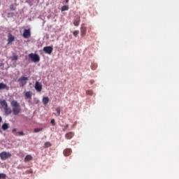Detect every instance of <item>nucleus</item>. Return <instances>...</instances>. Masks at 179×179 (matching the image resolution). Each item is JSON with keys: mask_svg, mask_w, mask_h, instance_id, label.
I'll return each mask as SVG.
<instances>
[{"mask_svg": "<svg viewBox=\"0 0 179 179\" xmlns=\"http://www.w3.org/2000/svg\"><path fill=\"white\" fill-rule=\"evenodd\" d=\"M69 10V6H63L62 7V12H65V10Z\"/></svg>", "mask_w": 179, "mask_h": 179, "instance_id": "21", "label": "nucleus"}, {"mask_svg": "<svg viewBox=\"0 0 179 179\" xmlns=\"http://www.w3.org/2000/svg\"><path fill=\"white\" fill-rule=\"evenodd\" d=\"M22 36L24 38H29V37L31 36L30 29H24Z\"/></svg>", "mask_w": 179, "mask_h": 179, "instance_id": "13", "label": "nucleus"}, {"mask_svg": "<svg viewBox=\"0 0 179 179\" xmlns=\"http://www.w3.org/2000/svg\"><path fill=\"white\" fill-rule=\"evenodd\" d=\"M72 153V150L70 148H66V150H64V156H69Z\"/></svg>", "mask_w": 179, "mask_h": 179, "instance_id": "17", "label": "nucleus"}, {"mask_svg": "<svg viewBox=\"0 0 179 179\" xmlns=\"http://www.w3.org/2000/svg\"><path fill=\"white\" fill-rule=\"evenodd\" d=\"M33 96V92H31V91H28L27 92H25L24 94V97L25 99L27 100L29 99V100H31V97Z\"/></svg>", "mask_w": 179, "mask_h": 179, "instance_id": "12", "label": "nucleus"}, {"mask_svg": "<svg viewBox=\"0 0 179 179\" xmlns=\"http://www.w3.org/2000/svg\"><path fill=\"white\" fill-rule=\"evenodd\" d=\"M29 58H31L32 62H40V56L37 54L31 53L29 55Z\"/></svg>", "mask_w": 179, "mask_h": 179, "instance_id": "4", "label": "nucleus"}, {"mask_svg": "<svg viewBox=\"0 0 179 179\" xmlns=\"http://www.w3.org/2000/svg\"><path fill=\"white\" fill-rule=\"evenodd\" d=\"M0 106L3 108L6 115H10V114H12V109L8 107V102H6V100L1 101Z\"/></svg>", "mask_w": 179, "mask_h": 179, "instance_id": "2", "label": "nucleus"}, {"mask_svg": "<svg viewBox=\"0 0 179 179\" xmlns=\"http://www.w3.org/2000/svg\"><path fill=\"white\" fill-rule=\"evenodd\" d=\"M10 106L13 107V115H19V114H20V112L22 111V108H20V104L17 103V101L13 100L10 102Z\"/></svg>", "mask_w": 179, "mask_h": 179, "instance_id": "1", "label": "nucleus"}, {"mask_svg": "<svg viewBox=\"0 0 179 179\" xmlns=\"http://www.w3.org/2000/svg\"><path fill=\"white\" fill-rule=\"evenodd\" d=\"M35 90L36 92H41L43 90V85L38 81L35 83Z\"/></svg>", "mask_w": 179, "mask_h": 179, "instance_id": "9", "label": "nucleus"}, {"mask_svg": "<svg viewBox=\"0 0 179 179\" xmlns=\"http://www.w3.org/2000/svg\"><path fill=\"white\" fill-rule=\"evenodd\" d=\"M29 80L28 77L21 76L18 80L17 82H20L21 87H24L26 85H27V81Z\"/></svg>", "mask_w": 179, "mask_h": 179, "instance_id": "3", "label": "nucleus"}, {"mask_svg": "<svg viewBox=\"0 0 179 179\" xmlns=\"http://www.w3.org/2000/svg\"><path fill=\"white\" fill-rule=\"evenodd\" d=\"M55 110L57 112V115H61V107H57Z\"/></svg>", "mask_w": 179, "mask_h": 179, "instance_id": "22", "label": "nucleus"}, {"mask_svg": "<svg viewBox=\"0 0 179 179\" xmlns=\"http://www.w3.org/2000/svg\"><path fill=\"white\" fill-rule=\"evenodd\" d=\"M1 128H2L3 131H6V129H8L9 128V124L8 123H4V124H3Z\"/></svg>", "mask_w": 179, "mask_h": 179, "instance_id": "19", "label": "nucleus"}, {"mask_svg": "<svg viewBox=\"0 0 179 179\" xmlns=\"http://www.w3.org/2000/svg\"><path fill=\"white\" fill-rule=\"evenodd\" d=\"M73 136H75V133L70 131L65 134L66 139H72Z\"/></svg>", "mask_w": 179, "mask_h": 179, "instance_id": "14", "label": "nucleus"}, {"mask_svg": "<svg viewBox=\"0 0 179 179\" xmlns=\"http://www.w3.org/2000/svg\"><path fill=\"white\" fill-rule=\"evenodd\" d=\"M15 41V36L12 34H8V44H12Z\"/></svg>", "mask_w": 179, "mask_h": 179, "instance_id": "11", "label": "nucleus"}, {"mask_svg": "<svg viewBox=\"0 0 179 179\" xmlns=\"http://www.w3.org/2000/svg\"><path fill=\"white\" fill-rule=\"evenodd\" d=\"M53 50L54 48L52 46H45L43 48L44 52H45V54H49V55H51Z\"/></svg>", "mask_w": 179, "mask_h": 179, "instance_id": "7", "label": "nucleus"}, {"mask_svg": "<svg viewBox=\"0 0 179 179\" xmlns=\"http://www.w3.org/2000/svg\"><path fill=\"white\" fill-rule=\"evenodd\" d=\"M50 123L52 124V125H55V120H54V119H52L51 120H50Z\"/></svg>", "mask_w": 179, "mask_h": 179, "instance_id": "30", "label": "nucleus"}, {"mask_svg": "<svg viewBox=\"0 0 179 179\" xmlns=\"http://www.w3.org/2000/svg\"><path fill=\"white\" fill-rule=\"evenodd\" d=\"M31 160H33V157L31 155H27L24 159V162L25 163H27L29 162H30Z\"/></svg>", "mask_w": 179, "mask_h": 179, "instance_id": "15", "label": "nucleus"}, {"mask_svg": "<svg viewBox=\"0 0 179 179\" xmlns=\"http://www.w3.org/2000/svg\"><path fill=\"white\" fill-rule=\"evenodd\" d=\"M30 101H31L29 100V103H30Z\"/></svg>", "mask_w": 179, "mask_h": 179, "instance_id": "36", "label": "nucleus"}, {"mask_svg": "<svg viewBox=\"0 0 179 179\" xmlns=\"http://www.w3.org/2000/svg\"><path fill=\"white\" fill-rule=\"evenodd\" d=\"M90 83H91V85H93V83H94V80H90Z\"/></svg>", "mask_w": 179, "mask_h": 179, "instance_id": "33", "label": "nucleus"}, {"mask_svg": "<svg viewBox=\"0 0 179 179\" xmlns=\"http://www.w3.org/2000/svg\"><path fill=\"white\" fill-rule=\"evenodd\" d=\"M78 34H79V31H74L73 32V35L74 36V37H78Z\"/></svg>", "mask_w": 179, "mask_h": 179, "instance_id": "26", "label": "nucleus"}, {"mask_svg": "<svg viewBox=\"0 0 179 179\" xmlns=\"http://www.w3.org/2000/svg\"><path fill=\"white\" fill-rule=\"evenodd\" d=\"M6 89V90H9V87L3 83H0V90Z\"/></svg>", "mask_w": 179, "mask_h": 179, "instance_id": "16", "label": "nucleus"}, {"mask_svg": "<svg viewBox=\"0 0 179 179\" xmlns=\"http://www.w3.org/2000/svg\"><path fill=\"white\" fill-rule=\"evenodd\" d=\"M42 101L44 106H47V104H48V101H50V99L48 96H44Z\"/></svg>", "mask_w": 179, "mask_h": 179, "instance_id": "18", "label": "nucleus"}, {"mask_svg": "<svg viewBox=\"0 0 179 179\" xmlns=\"http://www.w3.org/2000/svg\"><path fill=\"white\" fill-rule=\"evenodd\" d=\"M10 10H16V6H15V5H13V4H10Z\"/></svg>", "mask_w": 179, "mask_h": 179, "instance_id": "24", "label": "nucleus"}, {"mask_svg": "<svg viewBox=\"0 0 179 179\" xmlns=\"http://www.w3.org/2000/svg\"><path fill=\"white\" fill-rule=\"evenodd\" d=\"M50 146H51V143L46 142L45 143L43 148H50Z\"/></svg>", "mask_w": 179, "mask_h": 179, "instance_id": "23", "label": "nucleus"}, {"mask_svg": "<svg viewBox=\"0 0 179 179\" xmlns=\"http://www.w3.org/2000/svg\"><path fill=\"white\" fill-rule=\"evenodd\" d=\"M73 24L76 27H78V26H79V24H80V17L79 15H76L74 17Z\"/></svg>", "mask_w": 179, "mask_h": 179, "instance_id": "10", "label": "nucleus"}, {"mask_svg": "<svg viewBox=\"0 0 179 179\" xmlns=\"http://www.w3.org/2000/svg\"><path fill=\"white\" fill-rule=\"evenodd\" d=\"M68 127H69V125L66 124L63 129V131H66V129H68Z\"/></svg>", "mask_w": 179, "mask_h": 179, "instance_id": "32", "label": "nucleus"}, {"mask_svg": "<svg viewBox=\"0 0 179 179\" xmlns=\"http://www.w3.org/2000/svg\"><path fill=\"white\" fill-rule=\"evenodd\" d=\"M86 94H89L90 96H92V94H93V91L87 90V91H86Z\"/></svg>", "mask_w": 179, "mask_h": 179, "instance_id": "28", "label": "nucleus"}, {"mask_svg": "<svg viewBox=\"0 0 179 179\" xmlns=\"http://www.w3.org/2000/svg\"><path fill=\"white\" fill-rule=\"evenodd\" d=\"M10 156H12V155L10 153L5 152V151L0 153V157H1V160H6V159H9V157H10Z\"/></svg>", "mask_w": 179, "mask_h": 179, "instance_id": "5", "label": "nucleus"}, {"mask_svg": "<svg viewBox=\"0 0 179 179\" xmlns=\"http://www.w3.org/2000/svg\"><path fill=\"white\" fill-rule=\"evenodd\" d=\"M34 131V132H40V131H43V129H41V128H36Z\"/></svg>", "mask_w": 179, "mask_h": 179, "instance_id": "29", "label": "nucleus"}, {"mask_svg": "<svg viewBox=\"0 0 179 179\" xmlns=\"http://www.w3.org/2000/svg\"><path fill=\"white\" fill-rule=\"evenodd\" d=\"M5 178H6V174L0 173V179H5Z\"/></svg>", "mask_w": 179, "mask_h": 179, "instance_id": "25", "label": "nucleus"}, {"mask_svg": "<svg viewBox=\"0 0 179 179\" xmlns=\"http://www.w3.org/2000/svg\"><path fill=\"white\" fill-rule=\"evenodd\" d=\"M2 122V117L0 116V124Z\"/></svg>", "mask_w": 179, "mask_h": 179, "instance_id": "34", "label": "nucleus"}, {"mask_svg": "<svg viewBox=\"0 0 179 179\" xmlns=\"http://www.w3.org/2000/svg\"><path fill=\"white\" fill-rule=\"evenodd\" d=\"M26 173H27V174H30V173H33V171L31 169H30L29 171H27Z\"/></svg>", "mask_w": 179, "mask_h": 179, "instance_id": "31", "label": "nucleus"}, {"mask_svg": "<svg viewBox=\"0 0 179 179\" xmlns=\"http://www.w3.org/2000/svg\"><path fill=\"white\" fill-rule=\"evenodd\" d=\"M87 31V28L85 26V24H83L80 27V36L81 37H85Z\"/></svg>", "mask_w": 179, "mask_h": 179, "instance_id": "6", "label": "nucleus"}, {"mask_svg": "<svg viewBox=\"0 0 179 179\" xmlns=\"http://www.w3.org/2000/svg\"><path fill=\"white\" fill-rule=\"evenodd\" d=\"M91 69H92V71H94L97 69V64L96 63H92L91 64Z\"/></svg>", "mask_w": 179, "mask_h": 179, "instance_id": "20", "label": "nucleus"}, {"mask_svg": "<svg viewBox=\"0 0 179 179\" xmlns=\"http://www.w3.org/2000/svg\"><path fill=\"white\" fill-rule=\"evenodd\" d=\"M16 131H17V129L16 128L12 129V133L14 134L15 136H24V133L23 131L16 132Z\"/></svg>", "mask_w": 179, "mask_h": 179, "instance_id": "8", "label": "nucleus"}, {"mask_svg": "<svg viewBox=\"0 0 179 179\" xmlns=\"http://www.w3.org/2000/svg\"><path fill=\"white\" fill-rule=\"evenodd\" d=\"M69 2V0H66V3H68Z\"/></svg>", "mask_w": 179, "mask_h": 179, "instance_id": "35", "label": "nucleus"}, {"mask_svg": "<svg viewBox=\"0 0 179 179\" xmlns=\"http://www.w3.org/2000/svg\"><path fill=\"white\" fill-rule=\"evenodd\" d=\"M19 58L17 57V55H14L12 58V61H17Z\"/></svg>", "mask_w": 179, "mask_h": 179, "instance_id": "27", "label": "nucleus"}]
</instances>
